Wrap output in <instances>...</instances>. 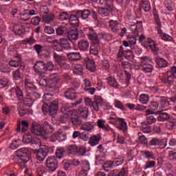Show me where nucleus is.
Here are the masks:
<instances>
[{"mask_svg":"<svg viewBox=\"0 0 176 176\" xmlns=\"http://www.w3.org/2000/svg\"><path fill=\"white\" fill-rule=\"evenodd\" d=\"M31 131L34 135L41 137L44 141H46V140H47L46 134H50L54 131V125L52 123L45 121L43 128H42L41 125L37 124L36 122H33Z\"/></svg>","mask_w":176,"mask_h":176,"instance_id":"f257e3e1","label":"nucleus"},{"mask_svg":"<svg viewBox=\"0 0 176 176\" xmlns=\"http://www.w3.org/2000/svg\"><path fill=\"white\" fill-rule=\"evenodd\" d=\"M25 89L27 92V96L23 100V105L30 108V107H32L33 102L36 101L38 98H41V94L35 91L36 87L32 82H28V80L25 81Z\"/></svg>","mask_w":176,"mask_h":176,"instance_id":"f03ea898","label":"nucleus"},{"mask_svg":"<svg viewBox=\"0 0 176 176\" xmlns=\"http://www.w3.org/2000/svg\"><path fill=\"white\" fill-rule=\"evenodd\" d=\"M60 78L57 74H51L50 78H47V90L51 93H56L59 89L57 84L60 82Z\"/></svg>","mask_w":176,"mask_h":176,"instance_id":"7ed1b4c3","label":"nucleus"},{"mask_svg":"<svg viewBox=\"0 0 176 176\" xmlns=\"http://www.w3.org/2000/svg\"><path fill=\"white\" fill-rule=\"evenodd\" d=\"M42 111L45 115L49 113L50 116H55L58 111V101L54 100L50 103V104L45 103L42 106Z\"/></svg>","mask_w":176,"mask_h":176,"instance_id":"20e7f679","label":"nucleus"},{"mask_svg":"<svg viewBox=\"0 0 176 176\" xmlns=\"http://www.w3.org/2000/svg\"><path fill=\"white\" fill-rule=\"evenodd\" d=\"M16 162L18 164H25L31 159V155L28 153V150L26 148H19L16 151Z\"/></svg>","mask_w":176,"mask_h":176,"instance_id":"39448f33","label":"nucleus"},{"mask_svg":"<svg viewBox=\"0 0 176 176\" xmlns=\"http://www.w3.org/2000/svg\"><path fill=\"white\" fill-rule=\"evenodd\" d=\"M166 78H162V82L165 85H174L176 82V67L173 66L171 67L170 70L166 72Z\"/></svg>","mask_w":176,"mask_h":176,"instance_id":"423d86ee","label":"nucleus"},{"mask_svg":"<svg viewBox=\"0 0 176 176\" xmlns=\"http://www.w3.org/2000/svg\"><path fill=\"white\" fill-rule=\"evenodd\" d=\"M32 151L36 155L38 160L40 162H43L45 158L47 156V153H49L50 148L47 146H43L39 149H32Z\"/></svg>","mask_w":176,"mask_h":176,"instance_id":"0eeeda50","label":"nucleus"},{"mask_svg":"<svg viewBox=\"0 0 176 176\" xmlns=\"http://www.w3.org/2000/svg\"><path fill=\"white\" fill-rule=\"evenodd\" d=\"M88 32L87 34L89 39L91 41L92 45L94 46H98L100 45V38L96 32V30L93 29V28H87Z\"/></svg>","mask_w":176,"mask_h":176,"instance_id":"6e6552de","label":"nucleus"},{"mask_svg":"<svg viewBox=\"0 0 176 176\" xmlns=\"http://www.w3.org/2000/svg\"><path fill=\"white\" fill-rule=\"evenodd\" d=\"M45 164L50 171H56L58 167V161L54 156L49 157L45 161Z\"/></svg>","mask_w":176,"mask_h":176,"instance_id":"1a4fd4ad","label":"nucleus"},{"mask_svg":"<svg viewBox=\"0 0 176 176\" xmlns=\"http://www.w3.org/2000/svg\"><path fill=\"white\" fill-rule=\"evenodd\" d=\"M121 65L124 69L126 80L128 83H129L130 80L131 79V70L133 69V65L128 61H124L122 63Z\"/></svg>","mask_w":176,"mask_h":176,"instance_id":"9d476101","label":"nucleus"},{"mask_svg":"<svg viewBox=\"0 0 176 176\" xmlns=\"http://www.w3.org/2000/svg\"><path fill=\"white\" fill-rule=\"evenodd\" d=\"M34 69L36 74L39 75V76L45 75V62L42 60L37 61L34 65Z\"/></svg>","mask_w":176,"mask_h":176,"instance_id":"9b49d317","label":"nucleus"},{"mask_svg":"<svg viewBox=\"0 0 176 176\" xmlns=\"http://www.w3.org/2000/svg\"><path fill=\"white\" fill-rule=\"evenodd\" d=\"M113 9H115L113 5H107V7L99 8L98 13L102 17H109Z\"/></svg>","mask_w":176,"mask_h":176,"instance_id":"f8f14e48","label":"nucleus"},{"mask_svg":"<svg viewBox=\"0 0 176 176\" xmlns=\"http://www.w3.org/2000/svg\"><path fill=\"white\" fill-rule=\"evenodd\" d=\"M140 60L141 64L142 65V71L146 74H149L150 72H152L153 69V66H152V65L151 64L146 63L149 58L147 56H142L140 58Z\"/></svg>","mask_w":176,"mask_h":176,"instance_id":"ddd939ff","label":"nucleus"},{"mask_svg":"<svg viewBox=\"0 0 176 176\" xmlns=\"http://www.w3.org/2000/svg\"><path fill=\"white\" fill-rule=\"evenodd\" d=\"M71 42V41L67 38L60 39L59 42V52H63V50H71L72 49Z\"/></svg>","mask_w":176,"mask_h":176,"instance_id":"4468645a","label":"nucleus"},{"mask_svg":"<svg viewBox=\"0 0 176 176\" xmlns=\"http://www.w3.org/2000/svg\"><path fill=\"white\" fill-rule=\"evenodd\" d=\"M102 104H104L102 98H101V96H95L94 101L92 102L91 107H92L94 109L98 112V111H100V107H102Z\"/></svg>","mask_w":176,"mask_h":176,"instance_id":"2eb2a0df","label":"nucleus"},{"mask_svg":"<svg viewBox=\"0 0 176 176\" xmlns=\"http://www.w3.org/2000/svg\"><path fill=\"white\" fill-rule=\"evenodd\" d=\"M67 39L72 42V41L78 40L79 38V31L77 28L72 29L70 30H67Z\"/></svg>","mask_w":176,"mask_h":176,"instance_id":"dca6fc26","label":"nucleus"},{"mask_svg":"<svg viewBox=\"0 0 176 176\" xmlns=\"http://www.w3.org/2000/svg\"><path fill=\"white\" fill-rule=\"evenodd\" d=\"M79 19L80 16L77 14V11L76 14H70L69 16V23L72 27H78L79 26Z\"/></svg>","mask_w":176,"mask_h":176,"instance_id":"f3484780","label":"nucleus"},{"mask_svg":"<svg viewBox=\"0 0 176 176\" xmlns=\"http://www.w3.org/2000/svg\"><path fill=\"white\" fill-rule=\"evenodd\" d=\"M85 64L88 71H90V72H96V62H94V60L87 58Z\"/></svg>","mask_w":176,"mask_h":176,"instance_id":"a211bd4d","label":"nucleus"},{"mask_svg":"<svg viewBox=\"0 0 176 176\" xmlns=\"http://www.w3.org/2000/svg\"><path fill=\"white\" fill-rule=\"evenodd\" d=\"M158 107H159V103H157V102H155V101L150 102L148 104V107L150 108V109H148L146 111V115H153V113H156L153 111H156Z\"/></svg>","mask_w":176,"mask_h":176,"instance_id":"6ab92c4d","label":"nucleus"},{"mask_svg":"<svg viewBox=\"0 0 176 176\" xmlns=\"http://www.w3.org/2000/svg\"><path fill=\"white\" fill-rule=\"evenodd\" d=\"M67 56L70 61H79V60H82V56L79 52H70L67 54Z\"/></svg>","mask_w":176,"mask_h":176,"instance_id":"aec40b11","label":"nucleus"},{"mask_svg":"<svg viewBox=\"0 0 176 176\" xmlns=\"http://www.w3.org/2000/svg\"><path fill=\"white\" fill-rule=\"evenodd\" d=\"M155 113L160 115L158 116V120H160V122H164L165 120H168V119H170V114L166 113V110L158 111Z\"/></svg>","mask_w":176,"mask_h":176,"instance_id":"412c9836","label":"nucleus"},{"mask_svg":"<svg viewBox=\"0 0 176 176\" xmlns=\"http://www.w3.org/2000/svg\"><path fill=\"white\" fill-rule=\"evenodd\" d=\"M77 113L80 118H82V119H87V117L89 116V109L85 107H80Z\"/></svg>","mask_w":176,"mask_h":176,"instance_id":"4be33fe9","label":"nucleus"},{"mask_svg":"<svg viewBox=\"0 0 176 176\" xmlns=\"http://www.w3.org/2000/svg\"><path fill=\"white\" fill-rule=\"evenodd\" d=\"M77 16L80 17V19H82V20H86V19H89V15L91 14V12L89 10H76Z\"/></svg>","mask_w":176,"mask_h":176,"instance_id":"5701e85b","label":"nucleus"},{"mask_svg":"<svg viewBox=\"0 0 176 176\" xmlns=\"http://www.w3.org/2000/svg\"><path fill=\"white\" fill-rule=\"evenodd\" d=\"M78 47L82 52H86L89 50V41L87 40H80L78 43Z\"/></svg>","mask_w":176,"mask_h":176,"instance_id":"b1692460","label":"nucleus"},{"mask_svg":"<svg viewBox=\"0 0 176 176\" xmlns=\"http://www.w3.org/2000/svg\"><path fill=\"white\" fill-rule=\"evenodd\" d=\"M12 31L15 35H23V32H24V26L21 24H14Z\"/></svg>","mask_w":176,"mask_h":176,"instance_id":"393cba45","label":"nucleus"},{"mask_svg":"<svg viewBox=\"0 0 176 176\" xmlns=\"http://www.w3.org/2000/svg\"><path fill=\"white\" fill-rule=\"evenodd\" d=\"M101 140V135H93L90 138V140L89 141V145L91 146H96V145H98L100 144V141Z\"/></svg>","mask_w":176,"mask_h":176,"instance_id":"a878e982","label":"nucleus"},{"mask_svg":"<svg viewBox=\"0 0 176 176\" xmlns=\"http://www.w3.org/2000/svg\"><path fill=\"white\" fill-rule=\"evenodd\" d=\"M94 126H96V123L94 122H88L82 124L81 129L85 131H91V130L94 129Z\"/></svg>","mask_w":176,"mask_h":176,"instance_id":"bb28decb","label":"nucleus"},{"mask_svg":"<svg viewBox=\"0 0 176 176\" xmlns=\"http://www.w3.org/2000/svg\"><path fill=\"white\" fill-rule=\"evenodd\" d=\"M108 85L111 86V87H114L115 89H119V83L116 81L114 77L109 76L106 78Z\"/></svg>","mask_w":176,"mask_h":176,"instance_id":"cd10ccee","label":"nucleus"},{"mask_svg":"<svg viewBox=\"0 0 176 176\" xmlns=\"http://www.w3.org/2000/svg\"><path fill=\"white\" fill-rule=\"evenodd\" d=\"M61 137H63V133H60V131H58L50 136V140L52 142H54L57 140L58 141H64V140L61 139Z\"/></svg>","mask_w":176,"mask_h":176,"instance_id":"c85d7f7f","label":"nucleus"},{"mask_svg":"<svg viewBox=\"0 0 176 176\" xmlns=\"http://www.w3.org/2000/svg\"><path fill=\"white\" fill-rule=\"evenodd\" d=\"M66 152L67 155H76V152H78V146L75 144L68 145L66 147Z\"/></svg>","mask_w":176,"mask_h":176,"instance_id":"c756f323","label":"nucleus"},{"mask_svg":"<svg viewBox=\"0 0 176 176\" xmlns=\"http://www.w3.org/2000/svg\"><path fill=\"white\" fill-rule=\"evenodd\" d=\"M74 90H75V89L70 88L66 91L65 95L66 98H68V100H75V98H76L77 96L76 94L74 92Z\"/></svg>","mask_w":176,"mask_h":176,"instance_id":"7c9ffc66","label":"nucleus"},{"mask_svg":"<svg viewBox=\"0 0 176 176\" xmlns=\"http://www.w3.org/2000/svg\"><path fill=\"white\" fill-rule=\"evenodd\" d=\"M146 42L151 50H152V52H153L154 53H157V52H159V48H157V47L156 46V44L155 43V41H153L152 38H147Z\"/></svg>","mask_w":176,"mask_h":176,"instance_id":"2f4dec72","label":"nucleus"},{"mask_svg":"<svg viewBox=\"0 0 176 176\" xmlns=\"http://www.w3.org/2000/svg\"><path fill=\"white\" fill-rule=\"evenodd\" d=\"M14 91L16 98H18L19 101H22V102L24 103V94H23L21 89H20V87H16Z\"/></svg>","mask_w":176,"mask_h":176,"instance_id":"473e14b6","label":"nucleus"},{"mask_svg":"<svg viewBox=\"0 0 176 176\" xmlns=\"http://www.w3.org/2000/svg\"><path fill=\"white\" fill-rule=\"evenodd\" d=\"M155 62L157 65H158L160 68H166V67L168 65V63H167V61H166V60L160 57L155 58Z\"/></svg>","mask_w":176,"mask_h":176,"instance_id":"72a5a7b5","label":"nucleus"},{"mask_svg":"<svg viewBox=\"0 0 176 176\" xmlns=\"http://www.w3.org/2000/svg\"><path fill=\"white\" fill-rule=\"evenodd\" d=\"M137 36H138V32H135L132 35H128L127 39L131 45H135L137 43Z\"/></svg>","mask_w":176,"mask_h":176,"instance_id":"f704fd0d","label":"nucleus"},{"mask_svg":"<svg viewBox=\"0 0 176 176\" xmlns=\"http://www.w3.org/2000/svg\"><path fill=\"white\" fill-rule=\"evenodd\" d=\"M140 8L144 9V12H149L151 10V3L148 0H142Z\"/></svg>","mask_w":176,"mask_h":176,"instance_id":"c9c22d12","label":"nucleus"},{"mask_svg":"<svg viewBox=\"0 0 176 176\" xmlns=\"http://www.w3.org/2000/svg\"><path fill=\"white\" fill-rule=\"evenodd\" d=\"M141 130L144 134H148V133L152 131V127H151L147 122H144L142 123Z\"/></svg>","mask_w":176,"mask_h":176,"instance_id":"e433bc0d","label":"nucleus"},{"mask_svg":"<svg viewBox=\"0 0 176 176\" xmlns=\"http://www.w3.org/2000/svg\"><path fill=\"white\" fill-rule=\"evenodd\" d=\"M126 60L129 61H133L134 60V54L130 50H125V52L122 55Z\"/></svg>","mask_w":176,"mask_h":176,"instance_id":"4c0bfd02","label":"nucleus"},{"mask_svg":"<svg viewBox=\"0 0 176 176\" xmlns=\"http://www.w3.org/2000/svg\"><path fill=\"white\" fill-rule=\"evenodd\" d=\"M56 34L61 36L62 35H65L68 32V28L65 26H59L56 28Z\"/></svg>","mask_w":176,"mask_h":176,"instance_id":"58836bf2","label":"nucleus"},{"mask_svg":"<svg viewBox=\"0 0 176 176\" xmlns=\"http://www.w3.org/2000/svg\"><path fill=\"white\" fill-rule=\"evenodd\" d=\"M13 78L15 80H20L23 79V73L20 72V69H18L13 72L12 73Z\"/></svg>","mask_w":176,"mask_h":176,"instance_id":"ea45409f","label":"nucleus"},{"mask_svg":"<svg viewBox=\"0 0 176 176\" xmlns=\"http://www.w3.org/2000/svg\"><path fill=\"white\" fill-rule=\"evenodd\" d=\"M73 73L74 75H82L83 74V66L82 65H76Z\"/></svg>","mask_w":176,"mask_h":176,"instance_id":"a19ab883","label":"nucleus"},{"mask_svg":"<svg viewBox=\"0 0 176 176\" xmlns=\"http://www.w3.org/2000/svg\"><path fill=\"white\" fill-rule=\"evenodd\" d=\"M138 25L140 27H142V21H137L136 24L131 25L130 27L131 31H132L133 34H135V32H138Z\"/></svg>","mask_w":176,"mask_h":176,"instance_id":"79ce46f5","label":"nucleus"},{"mask_svg":"<svg viewBox=\"0 0 176 176\" xmlns=\"http://www.w3.org/2000/svg\"><path fill=\"white\" fill-rule=\"evenodd\" d=\"M139 101L143 104H148L149 102V96L147 94H143L140 95Z\"/></svg>","mask_w":176,"mask_h":176,"instance_id":"37998d69","label":"nucleus"},{"mask_svg":"<svg viewBox=\"0 0 176 176\" xmlns=\"http://www.w3.org/2000/svg\"><path fill=\"white\" fill-rule=\"evenodd\" d=\"M40 76L41 77L38 81V85L40 86H43V87H46V89L47 90V78H46V76Z\"/></svg>","mask_w":176,"mask_h":176,"instance_id":"c03bdc74","label":"nucleus"},{"mask_svg":"<svg viewBox=\"0 0 176 176\" xmlns=\"http://www.w3.org/2000/svg\"><path fill=\"white\" fill-rule=\"evenodd\" d=\"M56 19V15L54 14H50L48 16H43V21L44 23H46L47 24H49L51 21H53Z\"/></svg>","mask_w":176,"mask_h":176,"instance_id":"a18cd8bd","label":"nucleus"},{"mask_svg":"<svg viewBox=\"0 0 176 176\" xmlns=\"http://www.w3.org/2000/svg\"><path fill=\"white\" fill-rule=\"evenodd\" d=\"M10 67H14V68H18L21 64H23V61L18 60H12L9 63Z\"/></svg>","mask_w":176,"mask_h":176,"instance_id":"49530a36","label":"nucleus"},{"mask_svg":"<svg viewBox=\"0 0 176 176\" xmlns=\"http://www.w3.org/2000/svg\"><path fill=\"white\" fill-rule=\"evenodd\" d=\"M64 153H65V150L63 148H60L56 150L55 155L57 159H61V157L64 156Z\"/></svg>","mask_w":176,"mask_h":176,"instance_id":"de8ad7c7","label":"nucleus"},{"mask_svg":"<svg viewBox=\"0 0 176 176\" xmlns=\"http://www.w3.org/2000/svg\"><path fill=\"white\" fill-rule=\"evenodd\" d=\"M121 118H119L115 114H111L109 118V122L111 124H116L117 120H120Z\"/></svg>","mask_w":176,"mask_h":176,"instance_id":"09e8293b","label":"nucleus"},{"mask_svg":"<svg viewBox=\"0 0 176 176\" xmlns=\"http://www.w3.org/2000/svg\"><path fill=\"white\" fill-rule=\"evenodd\" d=\"M69 19V14L67 12H61L59 14V20L60 21H65V20H68Z\"/></svg>","mask_w":176,"mask_h":176,"instance_id":"8fccbe9b","label":"nucleus"},{"mask_svg":"<svg viewBox=\"0 0 176 176\" xmlns=\"http://www.w3.org/2000/svg\"><path fill=\"white\" fill-rule=\"evenodd\" d=\"M41 57L44 58H49L50 57V49H43L41 54Z\"/></svg>","mask_w":176,"mask_h":176,"instance_id":"3c124183","label":"nucleus"},{"mask_svg":"<svg viewBox=\"0 0 176 176\" xmlns=\"http://www.w3.org/2000/svg\"><path fill=\"white\" fill-rule=\"evenodd\" d=\"M72 123L74 126H80L82 124V120L79 117L72 118Z\"/></svg>","mask_w":176,"mask_h":176,"instance_id":"603ef678","label":"nucleus"},{"mask_svg":"<svg viewBox=\"0 0 176 176\" xmlns=\"http://www.w3.org/2000/svg\"><path fill=\"white\" fill-rule=\"evenodd\" d=\"M115 107L116 108H118V109H121V111H126V107H124L123 103L120 100H115Z\"/></svg>","mask_w":176,"mask_h":176,"instance_id":"864d4df0","label":"nucleus"},{"mask_svg":"<svg viewBox=\"0 0 176 176\" xmlns=\"http://www.w3.org/2000/svg\"><path fill=\"white\" fill-rule=\"evenodd\" d=\"M54 58H55L56 61H57V63H59V64L63 61L64 60H65V56H63V55H58L56 53L54 54Z\"/></svg>","mask_w":176,"mask_h":176,"instance_id":"5fc2aeb1","label":"nucleus"},{"mask_svg":"<svg viewBox=\"0 0 176 176\" xmlns=\"http://www.w3.org/2000/svg\"><path fill=\"white\" fill-rule=\"evenodd\" d=\"M143 155L146 159H155V155H153V153L149 151H144Z\"/></svg>","mask_w":176,"mask_h":176,"instance_id":"6e6d98bb","label":"nucleus"},{"mask_svg":"<svg viewBox=\"0 0 176 176\" xmlns=\"http://www.w3.org/2000/svg\"><path fill=\"white\" fill-rule=\"evenodd\" d=\"M53 69H54V65H53V62L45 63V71H53Z\"/></svg>","mask_w":176,"mask_h":176,"instance_id":"4d7b16f0","label":"nucleus"},{"mask_svg":"<svg viewBox=\"0 0 176 176\" xmlns=\"http://www.w3.org/2000/svg\"><path fill=\"white\" fill-rule=\"evenodd\" d=\"M120 120V130H122L124 131L125 130H127V123H126V121H124V119L121 118Z\"/></svg>","mask_w":176,"mask_h":176,"instance_id":"13d9d810","label":"nucleus"},{"mask_svg":"<svg viewBox=\"0 0 176 176\" xmlns=\"http://www.w3.org/2000/svg\"><path fill=\"white\" fill-rule=\"evenodd\" d=\"M104 124L105 122H104L102 120H98V126L99 129H103L104 130H107L108 131L111 128H107Z\"/></svg>","mask_w":176,"mask_h":176,"instance_id":"bf43d9fd","label":"nucleus"},{"mask_svg":"<svg viewBox=\"0 0 176 176\" xmlns=\"http://www.w3.org/2000/svg\"><path fill=\"white\" fill-rule=\"evenodd\" d=\"M39 23H41V18L39 16H34L31 19L30 24H32V25H39Z\"/></svg>","mask_w":176,"mask_h":176,"instance_id":"052dcab7","label":"nucleus"},{"mask_svg":"<svg viewBox=\"0 0 176 176\" xmlns=\"http://www.w3.org/2000/svg\"><path fill=\"white\" fill-rule=\"evenodd\" d=\"M118 5H120L122 8H127L129 6V0H116Z\"/></svg>","mask_w":176,"mask_h":176,"instance_id":"680f3d73","label":"nucleus"},{"mask_svg":"<svg viewBox=\"0 0 176 176\" xmlns=\"http://www.w3.org/2000/svg\"><path fill=\"white\" fill-rule=\"evenodd\" d=\"M34 49L36 52L37 54H41V53H42V52L43 51V49L45 48L41 45L36 44L34 46Z\"/></svg>","mask_w":176,"mask_h":176,"instance_id":"e2e57ef3","label":"nucleus"},{"mask_svg":"<svg viewBox=\"0 0 176 176\" xmlns=\"http://www.w3.org/2000/svg\"><path fill=\"white\" fill-rule=\"evenodd\" d=\"M155 166H156V162L155 161H148L146 162L144 170H146L147 168H151V167H155Z\"/></svg>","mask_w":176,"mask_h":176,"instance_id":"0e129e2a","label":"nucleus"},{"mask_svg":"<svg viewBox=\"0 0 176 176\" xmlns=\"http://www.w3.org/2000/svg\"><path fill=\"white\" fill-rule=\"evenodd\" d=\"M21 126H22V129H21V131L22 133H25V131H27V130H28V122L25 121V120H23L21 122Z\"/></svg>","mask_w":176,"mask_h":176,"instance_id":"69168bd1","label":"nucleus"},{"mask_svg":"<svg viewBox=\"0 0 176 176\" xmlns=\"http://www.w3.org/2000/svg\"><path fill=\"white\" fill-rule=\"evenodd\" d=\"M159 144H160V140L157 138H154L150 141V145L152 146H156L159 145Z\"/></svg>","mask_w":176,"mask_h":176,"instance_id":"338daca9","label":"nucleus"},{"mask_svg":"<svg viewBox=\"0 0 176 176\" xmlns=\"http://www.w3.org/2000/svg\"><path fill=\"white\" fill-rule=\"evenodd\" d=\"M147 122L148 124H152L156 122V118L153 116H148L146 118Z\"/></svg>","mask_w":176,"mask_h":176,"instance_id":"774afa93","label":"nucleus"}]
</instances>
